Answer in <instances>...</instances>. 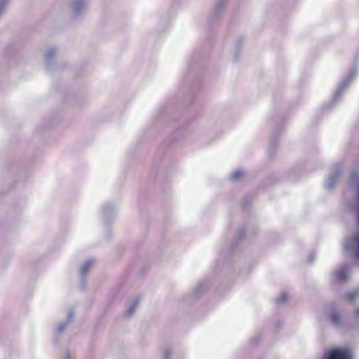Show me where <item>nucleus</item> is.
<instances>
[{"instance_id":"nucleus-1","label":"nucleus","mask_w":359,"mask_h":359,"mask_svg":"<svg viewBox=\"0 0 359 359\" xmlns=\"http://www.w3.org/2000/svg\"><path fill=\"white\" fill-rule=\"evenodd\" d=\"M352 181L356 186V200L353 205V209L356 213V231L348 237L344 243V253L348 257L355 259L359 263V175L353 174Z\"/></svg>"},{"instance_id":"nucleus-2","label":"nucleus","mask_w":359,"mask_h":359,"mask_svg":"<svg viewBox=\"0 0 359 359\" xmlns=\"http://www.w3.org/2000/svg\"><path fill=\"white\" fill-rule=\"evenodd\" d=\"M90 274V260H85L78 269V287L81 291H86L88 285Z\"/></svg>"},{"instance_id":"nucleus-3","label":"nucleus","mask_w":359,"mask_h":359,"mask_svg":"<svg viewBox=\"0 0 359 359\" xmlns=\"http://www.w3.org/2000/svg\"><path fill=\"white\" fill-rule=\"evenodd\" d=\"M353 353L348 347L337 348L329 351L323 359H352Z\"/></svg>"},{"instance_id":"nucleus-4","label":"nucleus","mask_w":359,"mask_h":359,"mask_svg":"<svg viewBox=\"0 0 359 359\" xmlns=\"http://www.w3.org/2000/svg\"><path fill=\"white\" fill-rule=\"evenodd\" d=\"M88 0H72L71 12L75 17L82 15L87 8Z\"/></svg>"},{"instance_id":"nucleus-5","label":"nucleus","mask_w":359,"mask_h":359,"mask_svg":"<svg viewBox=\"0 0 359 359\" xmlns=\"http://www.w3.org/2000/svg\"><path fill=\"white\" fill-rule=\"evenodd\" d=\"M74 317V311L73 310H69L67 313V319L62 323H60L57 326L55 331V337H59L60 334L63 333V332L65 330L67 325L72 320Z\"/></svg>"},{"instance_id":"nucleus-6","label":"nucleus","mask_w":359,"mask_h":359,"mask_svg":"<svg viewBox=\"0 0 359 359\" xmlns=\"http://www.w3.org/2000/svg\"><path fill=\"white\" fill-rule=\"evenodd\" d=\"M57 51L55 48H48L44 53V60L46 62L47 68L50 69V64L55 57Z\"/></svg>"},{"instance_id":"nucleus-7","label":"nucleus","mask_w":359,"mask_h":359,"mask_svg":"<svg viewBox=\"0 0 359 359\" xmlns=\"http://www.w3.org/2000/svg\"><path fill=\"white\" fill-rule=\"evenodd\" d=\"M334 278L338 282H344L348 278V271L346 267H344L337 271L334 274Z\"/></svg>"},{"instance_id":"nucleus-8","label":"nucleus","mask_w":359,"mask_h":359,"mask_svg":"<svg viewBox=\"0 0 359 359\" xmlns=\"http://www.w3.org/2000/svg\"><path fill=\"white\" fill-rule=\"evenodd\" d=\"M359 297V287L345 294L344 298L348 302H353Z\"/></svg>"},{"instance_id":"nucleus-9","label":"nucleus","mask_w":359,"mask_h":359,"mask_svg":"<svg viewBox=\"0 0 359 359\" xmlns=\"http://www.w3.org/2000/svg\"><path fill=\"white\" fill-rule=\"evenodd\" d=\"M8 0H0V18L6 12Z\"/></svg>"},{"instance_id":"nucleus-10","label":"nucleus","mask_w":359,"mask_h":359,"mask_svg":"<svg viewBox=\"0 0 359 359\" xmlns=\"http://www.w3.org/2000/svg\"><path fill=\"white\" fill-rule=\"evenodd\" d=\"M330 319L333 323H334V324L339 323L340 322L339 313H338L337 312L333 313L330 316Z\"/></svg>"},{"instance_id":"nucleus-11","label":"nucleus","mask_w":359,"mask_h":359,"mask_svg":"<svg viewBox=\"0 0 359 359\" xmlns=\"http://www.w3.org/2000/svg\"><path fill=\"white\" fill-rule=\"evenodd\" d=\"M241 176H243V172L241 171H236L232 174V177L234 180L239 179Z\"/></svg>"},{"instance_id":"nucleus-12","label":"nucleus","mask_w":359,"mask_h":359,"mask_svg":"<svg viewBox=\"0 0 359 359\" xmlns=\"http://www.w3.org/2000/svg\"><path fill=\"white\" fill-rule=\"evenodd\" d=\"M287 299V295L285 294H282L278 297V302H283Z\"/></svg>"},{"instance_id":"nucleus-13","label":"nucleus","mask_w":359,"mask_h":359,"mask_svg":"<svg viewBox=\"0 0 359 359\" xmlns=\"http://www.w3.org/2000/svg\"><path fill=\"white\" fill-rule=\"evenodd\" d=\"M64 359H72V356H71L69 351L65 352Z\"/></svg>"},{"instance_id":"nucleus-14","label":"nucleus","mask_w":359,"mask_h":359,"mask_svg":"<svg viewBox=\"0 0 359 359\" xmlns=\"http://www.w3.org/2000/svg\"><path fill=\"white\" fill-rule=\"evenodd\" d=\"M355 318H357L358 319L359 318V309H357L355 312H354V314H353Z\"/></svg>"}]
</instances>
